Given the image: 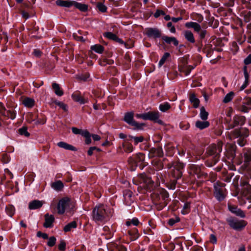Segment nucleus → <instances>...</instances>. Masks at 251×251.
<instances>
[{
    "label": "nucleus",
    "instance_id": "f257e3e1",
    "mask_svg": "<svg viewBox=\"0 0 251 251\" xmlns=\"http://www.w3.org/2000/svg\"><path fill=\"white\" fill-rule=\"evenodd\" d=\"M109 215L103 205L96 206L93 210L92 219L96 223H102L105 221Z\"/></svg>",
    "mask_w": 251,
    "mask_h": 251
},
{
    "label": "nucleus",
    "instance_id": "f03ea898",
    "mask_svg": "<svg viewBox=\"0 0 251 251\" xmlns=\"http://www.w3.org/2000/svg\"><path fill=\"white\" fill-rule=\"evenodd\" d=\"M249 135V131L245 128H241L234 130L230 136L231 138H239L237 140V143L241 147L245 145L246 140L245 137H247Z\"/></svg>",
    "mask_w": 251,
    "mask_h": 251
},
{
    "label": "nucleus",
    "instance_id": "7ed1b4c3",
    "mask_svg": "<svg viewBox=\"0 0 251 251\" xmlns=\"http://www.w3.org/2000/svg\"><path fill=\"white\" fill-rule=\"evenodd\" d=\"M238 161V165H241L243 163L242 166L247 168L251 162V149H244L240 155L237 157Z\"/></svg>",
    "mask_w": 251,
    "mask_h": 251
},
{
    "label": "nucleus",
    "instance_id": "20e7f679",
    "mask_svg": "<svg viewBox=\"0 0 251 251\" xmlns=\"http://www.w3.org/2000/svg\"><path fill=\"white\" fill-rule=\"evenodd\" d=\"M222 143L221 142H219L217 145H211L207 149V153L209 155H214V164L219 160V154L222 151Z\"/></svg>",
    "mask_w": 251,
    "mask_h": 251
},
{
    "label": "nucleus",
    "instance_id": "39448f33",
    "mask_svg": "<svg viewBox=\"0 0 251 251\" xmlns=\"http://www.w3.org/2000/svg\"><path fill=\"white\" fill-rule=\"evenodd\" d=\"M74 204L68 198L61 199L57 204V212L59 214H63L66 210L73 208Z\"/></svg>",
    "mask_w": 251,
    "mask_h": 251
},
{
    "label": "nucleus",
    "instance_id": "423d86ee",
    "mask_svg": "<svg viewBox=\"0 0 251 251\" xmlns=\"http://www.w3.org/2000/svg\"><path fill=\"white\" fill-rule=\"evenodd\" d=\"M133 182L137 185H139L141 188H148L152 183V180L146 175L142 174L137 177L134 178L133 179Z\"/></svg>",
    "mask_w": 251,
    "mask_h": 251
},
{
    "label": "nucleus",
    "instance_id": "0eeeda50",
    "mask_svg": "<svg viewBox=\"0 0 251 251\" xmlns=\"http://www.w3.org/2000/svg\"><path fill=\"white\" fill-rule=\"evenodd\" d=\"M227 221L232 228L238 231L243 229L247 224V223L245 220H239L236 218H230Z\"/></svg>",
    "mask_w": 251,
    "mask_h": 251
},
{
    "label": "nucleus",
    "instance_id": "6e6552de",
    "mask_svg": "<svg viewBox=\"0 0 251 251\" xmlns=\"http://www.w3.org/2000/svg\"><path fill=\"white\" fill-rule=\"evenodd\" d=\"M134 113L132 112L125 114L124 121L128 125L134 126V129H142L144 126V124H140L134 120Z\"/></svg>",
    "mask_w": 251,
    "mask_h": 251
},
{
    "label": "nucleus",
    "instance_id": "1a4fd4ad",
    "mask_svg": "<svg viewBox=\"0 0 251 251\" xmlns=\"http://www.w3.org/2000/svg\"><path fill=\"white\" fill-rule=\"evenodd\" d=\"M224 186L225 184L224 183L219 184L217 182L214 184V194L217 200L219 201H223L226 197L224 189L222 188Z\"/></svg>",
    "mask_w": 251,
    "mask_h": 251
},
{
    "label": "nucleus",
    "instance_id": "9d476101",
    "mask_svg": "<svg viewBox=\"0 0 251 251\" xmlns=\"http://www.w3.org/2000/svg\"><path fill=\"white\" fill-rule=\"evenodd\" d=\"M238 110L243 113H248L251 110V98L245 99L242 103L238 106Z\"/></svg>",
    "mask_w": 251,
    "mask_h": 251
},
{
    "label": "nucleus",
    "instance_id": "9b49d317",
    "mask_svg": "<svg viewBox=\"0 0 251 251\" xmlns=\"http://www.w3.org/2000/svg\"><path fill=\"white\" fill-rule=\"evenodd\" d=\"M245 121L246 118L244 116L236 115L233 118V123L228 126V128L231 129L237 126H242Z\"/></svg>",
    "mask_w": 251,
    "mask_h": 251
},
{
    "label": "nucleus",
    "instance_id": "f8f14e48",
    "mask_svg": "<svg viewBox=\"0 0 251 251\" xmlns=\"http://www.w3.org/2000/svg\"><path fill=\"white\" fill-rule=\"evenodd\" d=\"M228 208L231 213L234 214L237 216L241 218H245L246 217L245 212L236 206L228 204Z\"/></svg>",
    "mask_w": 251,
    "mask_h": 251
},
{
    "label": "nucleus",
    "instance_id": "ddd939ff",
    "mask_svg": "<svg viewBox=\"0 0 251 251\" xmlns=\"http://www.w3.org/2000/svg\"><path fill=\"white\" fill-rule=\"evenodd\" d=\"M146 35L149 37L154 38H159L161 36V33L159 29L156 28H148L146 29Z\"/></svg>",
    "mask_w": 251,
    "mask_h": 251
},
{
    "label": "nucleus",
    "instance_id": "4468645a",
    "mask_svg": "<svg viewBox=\"0 0 251 251\" xmlns=\"http://www.w3.org/2000/svg\"><path fill=\"white\" fill-rule=\"evenodd\" d=\"M145 120L155 121L159 119V113L158 111H150L145 113Z\"/></svg>",
    "mask_w": 251,
    "mask_h": 251
},
{
    "label": "nucleus",
    "instance_id": "2eb2a0df",
    "mask_svg": "<svg viewBox=\"0 0 251 251\" xmlns=\"http://www.w3.org/2000/svg\"><path fill=\"white\" fill-rule=\"evenodd\" d=\"M45 222L44 224V226L46 228L51 227L53 226V223L54 218L53 215L46 214L45 216Z\"/></svg>",
    "mask_w": 251,
    "mask_h": 251
},
{
    "label": "nucleus",
    "instance_id": "dca6fc26",
    "mask_svg": "<svg viewBox=\"0 0 251 251\" xmlns=\"http://www.w3.org/2000/svg\"><path fill=\"white\" fill-rule=\"evenodd\" d=\"M55 3L59 6L70 8L73 6L74 0H57Z\"/></svg>",
    "mask_w": 251,
    "mask_h": 251
},
{
    "label": "nucleus",
    "instance_id": "f3484780",
    "mask_svg": "<svg viewBox=\"0 0 251 251\" xmlns=\"http://www.w3.org/2000/svg\"><path fill=\"white\" fill-rule=\"evenodd\" d=\"M163 155V152L162 148H153L150 151V155L151 157L158 156L161 157Z\"/></svg>",
    "mask_w": 251,
    "mask_h": 251
},
{
    "label": "nucleus",
    "instance_id": "a211bd4d",
    "mask_svg": "<svg viewBox=\"0 0 251 251\" xmlns=\"http://www.w3.org/2000/svg\"><path fill=\"white\" fill-rule=\"evenodd\" d=\"M5 109L2 105L1 106V109L0 110V113L3 115L7 116L8 118L12 120L14 119L16 117V114L13 110H8L6 113L5 112Z\"/></svg>",
    "mask_w": 251,
    "mask_h": 251
},
{
    "label": "nucleus",
    "instance_id": "6ab92c4d",
    "mask_svg": "<svg viewBox=\"0 0 251 251\" xmlns=\"http://www.w3.org/2000/svg\"><path fill=\"white\" fill-rule=\"evenodd\" d=\"M185 26L187 28H193L194 31L197 33H199L201 30V26L196 22H187L185 23Z\"/></svg>",
    "mask_w": 251,
    "mask_h": 251
},
{
    "label": "nucleus",
    "instance_id": "aec40b11",
    "mask_svg": "<svg viewBox=\"0 0 251 251\" xmlns=\"http://www.w3.org/2000/svg\"><path fill=\"white\" fill-rule=\"evenodd\" d=\"M124 197L126 204L130 205L133 201L132 193L130 190H125L124 192Z\"/></svg>",
    "mask_w": 251,
    "mask_h": 251
},
{
    "label": "nucleus",
    "instance_id": "412c9836",
    "mask_svg": "<svg viewBox=\"0 0 251 251\" xmlns=\"http://www.w3.org/2000/svg\"><path fill=\"white\" fill-rule=\"evenodd\" d=\"M104 36L105 37H106L107 38L116 41L119 43L123 44V41L122 39L118 38L116 34L111 32H107L104 33Z\"/></svg>",
    "mask_w": 251,
    "mask_h": 251
},
{
    "label": "nucleus",
    "instance_id": "4be33fe9",
    "mask_svg": "<svg viewBox=\"0 0 251 251\" xmlns=\"http://www.w3.org/2000/svg\"><path fill=\"white\" fill-rule=\"evenodd\" d=\"M162 39L167 44H170L173 43L175 46L178 45V41L176 38L174 37H168L167 36H163L162 37Z\"/></svg>",
    "mask_w": 251,
    "mask_h": 251
},
{
    "label": "nucleus",
    "instance_id": "5701e85b",
    "mask_svg": "<svg viewBox=\"0 0 251 251\" xmlns=\"http://www.w3.org/2000/svg\"><path fill=\"white\" fill-rule=\"evenodd\" d=\"M42 201L39 200H34L29 203L28 207L29 209L33 210L40 208L43 205Z\"/></svg>",
    "mask_w": 251,
    "mask_h": 251
},
{
    "label": "nucleus",
    "instance_id": "b1692460",
    "mask_svg": "<svg viewBox=\"0 0 251 251\" xmlns=\"http://www.w3.org/2000/svg\"><path fill=\"white\" fill-rule=\"evenodd\" d=\"M73 99L76 102H79L80 104H84L88 102V99H84L80 95L77 93H74L72 95Z\"/></svg>",
    "mask_w": 251,
    "mask_h": 251
},
{
    "label": "nucleus",
    "instance_id": "393cba45",
    "mask_svg": "<svg viewBox=\"0 0 251 251\" xmlns=\"http://www.w3.org/2000/svg\"><path fill=\"white\" fill-rule=\"evenodd\" d=\"M57 146L61 148L73 151H76V148L73 146L68 144L64 142H59L57 144Z\"/></svg>",
    "mask_w": 251,
    "mask_h": 251
},
{
    "label": "nucleus",
    "instance_id": "a878e982",
    "mask_svg": "<svg viewBox=\"0 0 251 251\" xmlns=\"http://www.w3.org/2000/svg\"><path fill=\"white\" fill-rule=\"evenodd\" d=\"M189 100L194 108H198L200 104V100L196 97L195 94H191L189 96Z\"/></svg>",
    "mask_w": 251,
    "mask_h": 251
},
{
    "label": "nucleus",
    "instance_id": "bb28decb",
    "mask_svg": "<svg viewBox=\"0 0 251 251\" xmlns=\"http://www.w3.org/2000/svg\"><path fill=\"white\" fill-rule=\"evenodd\" d=\"M73 6L81 12H86L88 10V5L86 4L79 3L74 0Z\"/></svg>",
    "mask_w": 251,
    "mask_h": 251
},
{
    "label": "nucleus",
    "instance_id": "cd10ccee",
    "mask_svg": "<svg viewBox=\"0 0 251 251\" xmlns=\"http://www.w3.org/2000/svg\"><path fill=\"white\" fill-rule=\"evenodd\" d=\"M209 125V122L206 121V120L204 121H198L196 122L195 124L196 126L201 130L208 127Z\"/></svg>",
    "mask_w": 251,
    "mask_h": 251
},
{
    "label": "nucleus",
    "instance_id": "c85d7f7f",
    "mask_svg": "<svg viewBox=\"0 0 251 251\" xmlns=\"http://www.w3.org/2000/svg\"><path fill=\"white\" fill-rule=\"evenodd\" d=\"M184 36L185 39L191 43H194L195 40L193 33L189 30H186L184 32Z\"/></svg>",
    "mask_w": 251,
    "mask_h": 251
},
{
    "label": "nucleus",
    "instance_id": "c756f323",
    "mask_svg": "<svg viewBox=\"0 0 251 251\" xmlns=\"http://www.w3.org/2000/svg\"><path fill=\"white\" fill-rule=\"evenodd\" d=\"M22 103L25 107L31 108L34 106L35 101L33 99L25 98L23 100Z\"/></svg>",
    "mask_w": 251,
    "mask_h": 251
},
{
    "label": "nucleus",
    "instance_id": "7c9ffc66",
    "mask_svg": "<svg viewBox=\"0 0 251 251\" xmlns=\"http://www.w3.org/2000/svg\"><path fill=\"white\" fill-rule=\"evenodd\" d=\"M52 87L54 90L55 94L58 96H62L64 93L63 91L60 89L59 85L56 83H53L52 84Z\"/></svg>",
    "mask_w": 251,
    "mask_h": 251
},
{
    "label": "nucleus",
    "instance_id": "2f4dec72",
    "mask_svg": "<svg viewBox=\"0 0 251 251\" xmlns=\"http://www.w3.org/2000/svg\"><path fill=\"white\" fill-rule=\"evenodd\" d=\"M122 147L124 148V151L129 153L131 152L133 150V147L131 144L128 142H125L122 145Z\"/></svg>",
    "mask_w": 251,
    "mask_h": 251
},
{
    "label": "nucleus",
    "instance_id": "473e14b6",
    "mask_svg": "<svg viewBox=\"0 0 251 251\" xmlns=\"http://www.w3.org/2000/svg\"><path fill=\"white\" fill-rule=\"evenodd\" d=\"M63 186L64 185L63 183L60 180L54 182L51 185L52 188L56 191H60L63 188Z\"/></svg>",
    "mask_w": 251,
    "mask_h": 251
},
{
    "label": "nucleus",
    "instance_id": "72a5a7b5",
    "mask_svg": "<svg viewBox=\"0 0 251 251\" xmlns=\"http://www.w3.org/2000/svg\"><path fill=\"white\" fill-rule=\"evenodd\" d=\"M77 226V224L75 221H73L64 227V231L66 232L71 231L72 228H75Z\"/></svg>",
    "mask_w": 251,
    "mask_h": 251
},
{
    "label": "nucleus",
    "instance_id": "f704fd0d",
    "mask_svg": "<svg viewBox=\"0 0 251 251\" xmlns=\"http://www.w3.org/2000/svg\"><path fill=\"white\" fill-rule=\"evenodd\" d=\"M208 116V113L206 111L205 108L202 106L200 108V117L203 121L207 119Z\"/></svg>",
    "mask_w": 251,
    "mask_h": 251
},
{
    "label": "nucleus",
    "instance_id": "c9c22d12",
    "mask_svg": "<svg viewBox=\"0 0 251 251\" xmlns=\"http://www.w3.org/2000/svg\"><path fill=\"white\" fill-rule=\"evenodd\" d=\"M91 49L98 53H101L103 51V47L99 44H96L91 47Z\"/></svg>",
    "mask_w": 251,
    "mask_h": 251
},
{
    "label": "nucleus",
    "instance_id": "e433bc0d",
    "mask_svg": "<svg viewBox=\"0 0 251 251\" xmlns=\"http://www.w3.org/2000/svg\"><path fill=\"white\" fill-rule=\"evenodd\" d=\"M173 166L174 169L178 171H181L184 168V164L179 161H174L173 162Z\"/></svg>",
    "mask_w": 251,
    "mask_h": 251
},
{
    "label": "nucleus",
    "instance_id": "4c0bfd02",
    "mask_svg": "<svg viewBox=\"0 0 251 251\" xmlns=\"http://www.w3.org/2000/svg\"><path fill=\"white\" fill-rule=\"evenodd\" d=\"M171 108V106L168 102H164L160 104L159 106V110L162 112H166Z\"/></svg>",
    "mask_w": 251,
    "mask_h": 251
},
{
    "label": "nucleus",
    "instance_id": "58836bf2",
    "mask_svg": "<svg viewBox=\"0 0 251 251\" xmlns=\"http://www.w3.org/2000/svg\"><path fill=\"white\" fill-rule=\"evenodd\" d=\"M171 174L172 176L175 178L177 179L181 177L182 175V171H178L173 169V170L172 171Z\"/></svg>",
    "mask_w": 251,
    "mask_h": 251
},
{
    "label": "nucleus",
    "instance_id": "ea45409f",
    "mask_svg": "<svg viewBox=\"0 0 251 251\" xmlns=\"http://www.w3.org/2000/svg\"><path fill=\"white\" fill-rule=\"evenodd\" d=\"M234 95V94L233 92H230L229 93L227 94L223 100V102L226 103L232 100Z\"/></svg>",
    "mask_w": 251,
    "mask_h": 251
},
{
    "label": "nucleus",
    "instance_id": "a19ab883",
    "mask_svg": "<svg viewBox=\"0 0 251 251\" xmlns=\"http://www.w3.org/2000/svg\"><path fill=\"white\" fill-rule=\"evenodd\" d=\"M170 56V53L168 52H165L162 57L161 58L159 63L158 66L161 67L166 61L167 59Z\"/></svg>",
    "mask_w": 251,
    "mask_h": 251
},
{
    "label": "nucleus",
    "instance_id": "79ce46f5",
    "mask_svg": "<svg viewBox=\"0 0 251 251\" xmlns=\"http://www.w3.org/2000/svg\"><path fill=\"white\" fill-rule=\"evenodd\" d=\"M6 213L10 216L12 217L15 213V208L12 205H8L5 208Z\"/></svg>",
    "mask_w": 251,
    "mask_h": 251
},
{
    "label": "nucleus",
    "instance_id": "37998d69",
    "mask_svg": "<svg viewBox=\"0 0 251 251\" xmlns=\"http://www.w3.org/2000/svg\"><path fill=\"white\" fill-rule=\"evenodd\" d=\"M85 138V143L87 145H89L91 142V135L90 133L88 131L86 130V132H85L83 133V135L82 136Z\"/></svg>",
    "mask_w": 251,
    "mask_h": 251
},
{
    "label": "nucleus",
    "instance_id": "c03bdc74",
    "mask_svg": "<svg viewBox=\"0 0 251 251\" xmlns=\"http://www.w3.org/2000/svg\"><path fill=\"white\" fill-rule=\"evenodd\" d=\"M19 133L20 135H25V137H28L30 135L29 133L27 131V128L23 127L19 129Z\"/></svg>",
    "mask_w": 251,
    "mask_h": 251
},
{
    "label": "nucleus",
    "instance_id": "a18cd8bd",
    "mask_svg": "<svg viewBox=\"0 0 251 251\" xmlns=\"http://www.w3.org/2000/svg\"><path fill=\"white\" fill-rule=\"evenodd\" d=\"M97 7L99 10L102 13H104L107 10V7L105 5L101 2H98L97 4Z\"/></svg>",
    "mask_w": 251,
    "mask_h": 251
},
{
    "label": "nucleus",
    "instance_id": "49530a36",
    "mask_svg": "<svg viewBox=\"0 0 251 251\" xmlns=\"http://www.w3.org/2000/svg\"><path fill=\"white\" fill-rule=\"evenodd\" d=\"M72 132L75 134H80L82 136L83 135V133L86 132L87 130H81L76 127H72Z\"/></svg>",
    "mask_w": 251,
    "mask_h": 251
},
{
    "label": "nucleus",
    "instance_id": "de8ad7c7",
    "mask_svg": "<svg viewBox=\"0 0 251 251\" xmlns=\"http://www.w3.org/2000/svg\"><path fill=\"white\" fill-rule=\"evenodd\" d=\"M129 137L134 140L135 145H137L139 143L142 142L144 140V138L142 136L135 137L129 136Z\"/></svg>",
    "mask_w": 251,
    "mask_h": 251
},
{
    "label": "nucleus",
    "instance_id": "09e8293b",
    "mask_svg": "<svg viewBox=\"0 0 251 251\" xmlns=\"http://www.w3.org/2000/svg\"><path fill=\"white\" fill-rule=\"evenodd\" d=\"M180 71L182 73H184L185 75L187 76L190 74L191 72V69L187 67L186 66H183L180 68Z\"/></svg>",
    "mask_w": 251,
    "mask_h": 251
},
{
    "label": "nucleus",
    "instance_id": "8fccbe9b",
    "mask_svg": "<svg viewBox=\"0 0 251 251\" xmlns=\"http://www.w3.org/2000/svg\"><path fill=\"white\" fill-rule=\"evenodd\" d=\"M190 204L189 203H184L183 209L181 211V213L183 215L187 214L189 211Z\"/></svg>",
    "mask_w": 251,
    "mask_h": 251
},
{
    "label": "nucleus",
    "instance_id": "3c124183",
    "mask_svg": "<svg viewBox=\"0 0 251 251\" xmlns=\"http://www.w3.org/2000/svg\"><path fill=\"white\" fill-rule=\"evenodd\" d=\"M244 75L245 80V82L243 84L245 86H246V87H247V86L248 85V79H249V75L247 72V69H246V67H245L244 68Z\"/></svg>",
    "mask_w": 251,
    "mask_h": 251
},
{
    "label": "nucleus",
    "instance_id": "603ef678",
    "mask_svg": "<svg viewBox=\"0 0 251 251\" xmlns=\"http://www.w3.org/2000/svg\"><path fill=\"white\" fill-rule=\"evenodd\" d=\"M139 222L138 219L137 218H133L130 221H127L126 223V225L128 226H130L131 224L133 225L134 226H137L139 224Z\"/></svg>",
    "mask_w": 251,
    "mask_h": 251
},
{
    "label": "nucleus",
    "instance_id": "864d4df0",
    "mask_svg": "<svg viewBox=\"0 0 251 251\" xmlns=\"http://www.w3.org/2000/svg\"><path fill=\"white\" fill-rule=\"evenodd\" d=\"M56 241V239L55 237H54V236L50 237L49 239V241L48 242L47 244L49 247H53L55 244Z\"/></svg>",
    "mask_w": 251,
    "mask_h": 251
},
{
    "label": "nucleus",
    "instance_id": "5fc2aeb1",
    "mask_svg": "<svg viewBox=\"0 0 251 251\" xmlns=\"http://www.w3.org/2000/svg\"><path fill=\"white\" fill-rule=\"evenodd\" d=\"M66 249V243L63 240L60 241V243L58 245V249L61 251H64Z\"/></svg>",
    "mask_w": 251,
    "mask_h": 251
},
{
    "label": "nucleus",
    "instance_id": "6e6d98bb",
    "mask_svg": "<svg viewBox=\"0 0 251 251\" xmlns=\"http://www.w3.org/2000/svg\"><path fill=\"white\" fill-rule=\"evenodd\" d=\"M190 167L191 170L194 172V173L195 174H198L201 171L200 168L198 166L192 165Z\"/></svg>",
    "mask_w": 251,
    "mask_h": 251
},
{
    "label": "nucleus",
    "instance_id": "4d7b16f0",
    "mask_svg": "<svg viewBox=\"0 0 251 251\" xmlns=\"http://www.w3.org/2000/svg\"><path fill=\"white\" fill-rule=\"evenodd\" d=\"M154 165L155 166L157 169L161 170L163 168V165L160 160L155 161L153 162Z\"/></svg>",
    "mask_w": 251,
    "mask_h": 251
},
{
    "label": "nucleus",
    "instance_id": "13d9d810",
    "mask_svg": "<svg viewBox=\"0 0 251 251\" xmlns=\"http://www.w3.org/2000/svg\"><path fill=\"white\" fill-rule=\"evenodd\" d=\"M180 219L178 217H176L175 219L171 218L168 221V224L171 226L175 225L176 223L178 222Z\"/></svg>",
    "mask_w": 251,
    "mask_h": 251
},
{
    "label": "nucleus",
    "instance_id": "bf43d9fd",
    "mask_svg": "<svg viewBox=\"0 0 251 251\" xmlns=\"http://www.w3.org/2000/svg\"><path fill=\"white\" fill-rule=\"evenodd\" d=\"M160 195L162 199L165 202L166 200L169 197V194L168 192L166 191L163 190L161 191Z\"/></svg>",
    "mask_w": 251,
    "mask_h": 251
},
{
    "label": "nucleus",
    "instance_id": "052dcab7",
    "mask_svg": "<svg viewBox=\"0 0 251 251\" xmlns=\"http://www.w3.org/2000/svg\"><path fill=\"white\" fill-rule=\"evenodd\" d=\"M1 160L4 163L6 164L8 163L10 161L9 156L7 154L3 153L1 156Z\"/></svg>",
    "mask_w": 251,
    "mask_h": 251
},
{
    "label": "nucleus",
    "instance_id": "680f3d73",
    "mask_svg": "<svg viewBox=\"0 0 251 251\" xmlns=\"http://www.w3.org/2000/svg\"><path fill=\"white\" fill-rule=\"evenodd\" d=\"M167 26L170 28V31L171 33H176V28L173 25L172 22H169L167 24Z\"/></svg>",
    "mask_w": 251,
    "mask_h": 251
},
{
    "label": "nucleus",
    "instance_id": "e2e57ef3",
    "mask_svg": "<svg viewBox=\"0 0 251 251\" xmlns=\"http://www.w3.org/2000/svg\"><path fill=\"white\" fill-rule=\"evenodd\" d=\"M165 12L161 10H157L154 14L155 18H157L161 15H165Z\"/></svg>",
    "mask_w": 251,
    "mask_h": 251
},
{
    "label": "nucleus",
    "instance_id": "0e129e2a",
    "mask_svg": "<svg viewBox=\"0 0 251 251\" xmlns=\"http://www.w3.org/2000/svg\"><path fill=\"white\" fill-rule=\"evenodd\" d=\"M37 236L38 237H42L44 239H47L48 238V235L47 234L42 233L41 231H38L37 233Z\"/></svg>",
    "mask_w": 251,
    "mask_h": 251
},
{
    "label": "nucleus",
    "instance_id": "69168bd1",
    "mask_svg": "<svg viewBox=\"0 0 251 251\" xmlns=\"http://www.w3.org/2000/svg\"><path fill=\"white\" fill-rule=\"evenodd\" d=\"M195 19L199 23H201L203 20V17L201 15L197 14L195 15Z\"/></svg>",
    "mask_w": 251,
    "mask_h": 251
},
{
    "label": "nucleus",
    "instance_id": "338daca9",
    "mask_svg": "<svg viewBox=\"0 0 251 251\" xmlns=\"http://www.w3.org/2000/svg\"><path fill=\"white\" fill-rule=\"evenodd\" d=\"M136 158H137V160H136V161L137 162V161H139V162L143 161L144 159V155L143 154H142L141 153H139L136 154Z\"/></svg>",
    "mask_w": 251,
    "mask_h": 251
},
{
    "label": "nucleus",
    "instance_id": "774afa93",
    "mask_svg": "<svg viewBox=\"0 0 251 251\" xmlns=\"http://www.w3.org/2000/svg\"><path fill=\"white\" fill-rule=\"evenodd\" d=\"M244 63L246 65H249L251 64V54H249L245 59H244Z\"/></svg>",
    "mask_w": 251,
    "mask_h": 251
}]
</instances>
